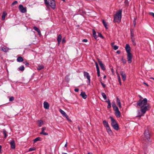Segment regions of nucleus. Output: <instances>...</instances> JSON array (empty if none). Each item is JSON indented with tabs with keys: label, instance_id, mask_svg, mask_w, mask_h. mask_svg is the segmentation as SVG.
<instances>
[{
	"label": "nucleus",
	"instance_id": "obj_27",
	"mask_svg": "<svg viewBox=\"0 0 154 154\" xmlns=\"http://www.w3.org/2000/svg\"><path fill=\"white\" fill-rule=\"evenodd\" d=\"M25 69V68L24 67V66H20L19 68V70L21 71H23Z\"/></svg>",
	"mask_w": 154,
	"mask_h": 154
},
{
	"label": "nucleus",
	"instance_id": "obj_55",
	"mask_svg": "<svg viewBox=\"0 0 154 154\" xmlns=\"http://www.w3.org/2000/svg\"><path fill=\"white\" fill-rule=\"evenodd\" d=\"M116 53H117L119 54L121 52L120 51L118 50L117 51Z\"/></svg>",
	"mask_w": 154,
	"mask_h": 154
},
{
	"label": "nucleus",
	"instance_id": "obj_61",
	"mask_svg": "<svg viewBox=\"0 0 154 154\" xmlns=\"http://www.w3.org/2000/svg\"><path fill=\"white\" fill-rule=\"evenodd\" d=\"M78 129H79V130L80 131V128L78 126Z\"/></svg>",
	"mask_w": 154,
	"mask_h": 154
},
{
	"label": "nucleus",
	"instance_id": "obj_34",
	"mask_svg": "<svg viewBox=\"0 0 154 154\" xmlns=\"http://www.w3.org/2000/svg\"><path fill=\"white\" fill-rule=\"evenodd\" d=\"M3 133L5 135V138H6L7 136L6 131L5 130H3Z\"/></svg>",
	"mask_w": 154,
	"mask_h": 154
},
{
	"label": "nucleus",
	"instance_id": "obj_35",
	"mask_svg": "<svg viewBox=\"0 0 154 154\" xmlns=\"http://www.w3.org/2000/svg\"><path fill=\"white\" fill-rule=\"evenodd\" d=\"M14 98L13 96L10 97L9 98V100L10 101H12L14 100Z\"/></svg>",
	"mask_w": 154,
	"mask_h": 154
},
{
	"label": "nucleus",
	"instance_id": "obj_60",
	"mask_svg": "<svg viewBox=\"0 0 154 154\" xmlns=\"http://www.w3.org/2000/svg\"><path fill=\"white\" fill-rule=\"evenodd\" d=\"M150 79H153V80H154V78H153V77H150Z\"/></svg>",
	"mask_w": 154,
	"mask_h": 154
},
{
	"label": "nucleus",
	"instance_id": "obj_11",
	"mask_svg": "<svg viewBox=\"0 0 154 154\" xmlns=\"http://www.w3.org/2000/svg\"><path fill=\"white\" fill-rule=\"evenodd\" d=\"M120 75H121L122 79L123 81H125L126 79V75L123 71H121L120 72Z\"/></svg>",
	"mask_w": 154,
	"mask_h": 154
},
{
	"label": "nucleus",
	"instance_id": "obj_14",
	"mask_svg": "<svg viewBox=\"0 0 154 154\" xmlns=\"http://www.w3.org/2000/svg\"><path fill=\"white\" fill-rule=\"evenodd\" d=\"M59 112H60L63 115V116H64L66 117V118H67L68 116L66 114L65 112H64L62 109H59Z\"/></svg>",
	"mask_w": 154,
	"mask_h": 154
},
{
	"label": "nucleus",
	"instance_id": "obj_32",
	"mask_svg": "<svg viewBox=\"0 0 154 154\" xmlns=\"http://www.w3.org/2000/svg\"><path fill=\"white\" fill-rule=\"evenodd\" d=\"M121 61H122L123 63H124V64H125L126 63V60L125 59H124L123 58V57H122L121 59Z\"/></svg>",
	"mask_w": 154,
	"mask_h": 154
},
{
	"label": "nucleus",
	"instance_id": "obj_49",
	"mask_svg": "<svg viewBox=\"0 0 154 154\" xmlns=\"http://www.w3.org/2000/svg\"><path fill=\"white\" fill-rule=\"evenodd\" d=\"M92 31H93V35L96 34V32L95 31V30L94 29H93Z\"/></svg>",
	"mask_w": 154,
	"mask_h": 154
},
{
	"label": "nucleus",
	"instance_id": "obj_44",
	"mask_svg": "<svg viewBox=\"0 0 154 154\" xmlns=\"http://www.w3.org/2000/svg\"><path fill=\"white\" fill-rule=\"evenodd\" d=\"M100 83L101 84V85H102L103 88H105L106 86V85L105 84L103 83L101 81H100Z\"/></svg>",
	"mask_w": 154,
	"mask_h": 154
},
{
	"label": "nucleus",
	"instance_id": "obj_64",
	"mask_svg": "<svg viewBox=\"0 0 154 154\" xmlns=\"http://www.w3.org/2000/svg\"><path fill=\"white\" fill-rule=\"evenodd\" d=\"M140 97L141 98H142V97L141 96H140Z\"/></svg>",
	"mask_w": 154,
	"mask_h": 154
},
{
	"label": "nucleus",
	"instance_id": "obj_30",
	"mask_svg": "<svg viewBox=\"0 0 154 154\" xmlns=\"http://www.w3.org/2000/svg\"><path fill=\"white\" fill-rule=\"evenodd\" d=\"M131 41L133 43V44L134 45H136V43L135 42V38H131Z\"/></svg>",
	"mask_w": 154,
	"mask_h": 154
},
{
	"label": "nucleus",
	"instance_id": "obj_58",
	"mask_svg": "<svg viewBox=\"0 0 154 154\" xmlns=\"http://www.w3.org/2000/svg\"><path fill=\"white\" fill-rule=\"evenodd\" d=\"M134 26H135L136 24V22L134 20Z\"/></svg>",
	"mask_w": 154,
	"mask_h": 154
},
{
	"label": "nucleus",
	"instance_id": "obj_18",
	"mask_svg": "<svg viewBox=\"0 0 154 154\" xmlns=\"http://www.w3.org/2000/svg\"><path fill=\"white\" fill-rule=\"evenodd\" d=\"M34 29L36 31L38 32L39 35H41V32L39 29L36 27V26H34L33 27Z\"/></svg>",
	"mask_w": 154,
	"mask_h": 154
},
{
	"label": "nucleus",
	"instance_id": "obj_48",
	"mask_svg": "<svg viewBox=\"0 0 154 154\" xmlns=\"http://www.w3.org/2000/svg\"><path fill=\"white\" fill-rule=\"evenodd\" d=\"M93 35V36L94 37V38L96 39H97V36L96 35V34H95V35Z\"/></svg>",
	"mask_w": 154,
	"mask_h": 154
},
{
	"label": "nucleus",
	"instance_id": "obj_50",
	"mask_svg": "<svg viewBox=\"0 0 154 154\" xmlns=\"http://www.w3.org/2000/svg\"><path fill=\"white\" fill-rule=\"evenodd\" d=\"M82 42H88V40L87 39H84L83 40H82Z\"/></svg>",
	"mask_w": 154,
	"mask_h": 154
},
{
	"label": "nucleus",
	"instance_id": "obj_53",
	"mask_svg": "<svg viewBox=\"0 0 154 154\" xmlns=\"http://www.w3.org/2000/svg\"><path fill=\"white\" fill-rule=\"evenodd\" d=\"M124 2H125V4H128V0H125Z\"/></svg>",
	"mask_w": 154,
	"mask_h": 154
},
{
	"label": "nucleus",
	"instance_id": "obj_7",
	"mask_svg": "<svg viewBox=\"0 0 154 154\" xmlns=\"http://www.w3.org/2000/svg\"><path fill=\"white\" fill-rule=\"evenodd\" d=\"M144 135L146 141L147 142L149 141L151 135L150 131L148 129L146 130L144 132Z\"/></svg>",
	"mask_w": 154,
	"mask_h": 154
},
{
	"label": "nucleus",
	"instance_id": "obj_2",
	"mask_svg": "<svg viewBox=\"0 0 154 154\" xmlns=\"http://www.w3.org/2000/svg\"><path fill=\"white\" fill-rule=\"evenodd\" d=\"M125 49L127 53V59L128 63H130L132 62V55L131 53V48L128 44L126 45Z\"/></svg>",
	"mask_w": 154,
	"mask_h": 154
},
{
	"label": "nucleus",
	"instance_id": "obj_26",
	"mask_svg": "<svg viewBox=\"0 0 154 154\" xmlns=\"http://www.w3.org/2000/svg\"><path fill=\"white\" fill-rule=\"evenodd\" d=\"M44 68V66L43 65L39 66L37 68V69L40 70L43 69Z\"/></svg>",
	"mask_w": 154,
	"mask_h": 154
},
{
	"label": "nucleus",
	"instance_id": "obj_16",
	"mask_svg": "<svg viewBox=\"0 0 154 154\" xmlns=\"http://www.w3.org/2000/svg\"><path fill=\"white\" fill-rule=\"evenodd\" d=\"M80 95L84 99L86 98L87 97V95L85 92H82L81 93Z\"/></svg>",
	"mask_w": 154,
	"mask_h": 154
},
{
	"label": "nucleus",
	"instance_id": "obj_56",
	"mask_svg": "<svg viewBox=\"0 0 154 154\" xmlns=\"http://www.w3.org/2000/svg\"><path fill=\"white\" fill-rule=\"evenodd\" d=\"M114 44H115V43L114 42L112 43L111 44L112 46L113 47V46L114 45Z\"/></svg>",
	"mask_w": 154,
	"mask_h": 154
},
{
	"label": "nucleus",
	"instance_id": "obj_24",
	"mask_svg": "<svg viewBox=\"0 0 154 154\" xmlns=\"http://www.w3.org/2000/svg\"><path fill=\"white\" fill-rule=\"evenodd\" d=\"M130 32H131V38H134V32H133V29H131Z\"/></svg>",
	"mask_w": 154,
	"mask_h": 154
},
{
	"label": "nucleus",
	"instance_id": "obj_28",
	"mask_svg": "<svg viewBox=\"0 0 154 154\" xmlns=\"http://www.w3.org/2000/svg\"><path fill=\"white\" fill-rule=\"evenodd\" d=\"M101 95L104 100H106V99L107 97L106 95L104 93L102 92L101 93Z\"/></svg>",
	"mask_w": 154,
	"mask_h": 154
},
{
	"label": "nucleus",
	"instance_id": "obj_45",
	"mask_svg": "<svg viewBox=\"0 0 154 154\" xmlns=\"http://www.w3.org/2000/svg\"><path fill=\"white\" fill-rule=\"evenodd\" d=\"M23 63L26 66H28L29 64V63L27 61L24 62Z\"/></svg>",
	"mask_w": 154,
	"mask_h": 154
},
{
	"label": "nucleus",
	"instance_id": "obj_63",
	"mask_svg": "<svg viewBox=\"0 0 154 154\" xmlns=\"http://www.w3.org/2000/svg\"><path fill=\"white\" fill-rule=\"evenodd\" d=\"M62 154H67V153H63Z\"/></svg>",
	"mask_w": 154,
	"mask_h": 154
},
{
	"label": "nucleus",
	"instance_id": "obj_37",
	"mask_svg": "<svg viewBox=\"0 0 154 154\" xmlns=\"http://www.w3.org/2000/svg\"><path fill=\"white\" fill-rule=\"evenodd\" d=\"M35 148L34 147H33L30 148H29V151H32L35 150Z\"/></svg>",
	"mask_w": 154,
	"mask_h": 154
},
{
	"label": "nucleus",
	"instance_id": "obj_40",
	"mask_svg": "<svg viewBox=\"0 0 154 154\" xmlns=\"http://www.w3.org/2000/svg\"><path fill=\"white\" fill-rule=\"evenodd\" d=\"M40 134H43L44 135H48V134L46 132H40Z\"/></svg>",
	"mask_w": 154,
	"mask_h": 154
},
{
	"label": "nucleus",
	"instance_id": "obj_13",
	"mask_svg": "<svg viewBox=\"0 0 154 154\" xmlns=\"http://www.w3.org/2000/svg\"><path fill=\"white\" fill-rule=\"evenodd\" d=\"M44 108L47 109H48L49 108V105L48 103L46 101L44 102L43 103Z\"/></svg>",
	"mask_w": 154,
	"mask_h": 154
},
{
	"label": "nucleus",
	"instance_id": "obj_51",
	"mask_svg": "<svg viewBox=\"0 0 154 154\" xmlns=\"http://www.w3.org/2000/svg\"><path fill=\"white\" fill-rule=\"evenodd\" d=\"M79 89L78 88H75L74 90L76 92H78L79 91Z\"/></svg>",
	"mask_w": 154,
	"mask_h": 154
},
{
	"label": "nucleus",
	"instance_id": "obj_6",
	"mask_svg": "<svg viewBox=\"0 0 154 154\" xmlns=\"http://www.w3.org/2000/svg\"><path fill=\"white\" fill-rule=\"evenodd\" d=\"M111 121V125L114 129L116 130H118L119 129V126L118 124L116 121L112 117H110Z\"/></svg>",
	"mask_w": 154,
	"mask_h": 154
},
{
	"label": "nucleus",
	"instance_id": "obj_42",
	"mask_svg": "<svg viewBox=\"0 0 154 154\" xmlns=\"http://www.w3.org/2000/svg\"><path fill=\"white\" fill-rule=\"evenodd\" d=\"M46 129L45 127H43L42 128V131L41 132H44L45 130Z\"/></svg>",
	"mask_w": 154,
	"mask_h": 154
},
{
	"label": "nucleus",
	"instance_id": "obj_5",
	"mask_svg": "<svg viewBox=\"0 0 154 154\" xmlns=\"http://www.w3.org/2000/svg\"><path fill=\"white\" fill-rule=\"evenodd\" d=\"M112 106L115 111V115L117 118H119L121 116V113L118 107L116 106L115 102L112 103Z\"/></svg>",
	"mask_w": 154,
	"mask_h": 154
},
{
	"label": "nucleus",
	"instance_id": "obj_57",
	"mask_svg": "<svg viewBox=\"0 0 154 154\" xmlns=\"http://www.w3.org/2000/svg\"><path fill=\"white\" fill-rule=\"evenodd\" d=\"M67 142H66V144H65V146H64L65 147H67Z\"/></svg>",
	"mask_w": 154,
	"mask_h": 154
},
{
	"label": "nucleus",
	"instance_id": "obj_20",
	"mask_svg": "<svg viewBox=\"0 0 154 154\" xmlns=\"http://www.w3.org/2000/svg\"><path fill=\"white\" fill-rule=\"evenodd\" d=\"M1 50L4 52H7L9 50V48L7 47H2L1 48Z\"/></svg>",
	"mask_w": 154,
	"mask_h": 154
},
{
	"label": "nucleus",
	"instance_id": "obj_22",
	"mask_svg": "<svg viewBox=\"0 0 154 154\" xmlns=\"http://www.w3.org/2000/svg\"><path fill=\"white\" fill-rule=\"evenodd\" d=\"M7 13L5 12L4 11L2 14V19L3 20H4L5 19V16L7 15Z\"/></svg>",
	"mask_w": 154,
	"mask_h": 154
},
{
	"label": "nucleus",
	"instance_id": "obj_29",
	"mask_svg": "<svg viewBox=\"0 0 154 154\" xmlns=\"http://www.w3.org/2000/svg\"><path fill=\"white\" fill-rule=\"evenodd\" d=\"M39 140H40V138L39 137H36V138H35L33 140V141H34V142L35 143L36 142L38 141H39Z\"/></svg>",
	"mask_w": 154,
	"mask_h": 154
},
{
	"label": "nucleus",
	"instance_id": "obj_1",
	"mask_svg": "<svg viewBox=\"0 0 154 154\" xmlns=\"http://www.w3.org/2000/svg\"><path fill=\"white\" fill-rule=\"evenodd\" d=\"M147 100L145 98L143 100H140L137 103V105L139 106L140 108L141 113L139 111L137 117L140 118L141 116H143L147 110H149L150 108L149 104H147Z\"/></svg>",
	"mask_w": 154,
	"mask_h": 154
},
{
	"label": "nucleus",
	"instance_id": "obj_4",
	"mask_svg": "<svg viewBox=\"0 0 154 154\" xmlns=\"http://www.w3.org/2000/svg\"><path fill=\"white\" fill-rule=\"evenodd\" d=\"M122 11V10H120L116 12L114 16V22L119 23L121 21Z\"/></svg>",
	"mask_w": 154,
	"mask_h": 154
},
{
	"label": "nucleus",
	"instance_id": "obj_41",
	"mask_svg": "<svg viewBox=\"0 0 154 154\" xmlns=\"http://www.w3.org/2000/svg\"><path fill=\"white\" fill-rule=\"evenodd\" d=\"M113 48L114 50H116L119 47L118 46H117L116 45H114L113 46Z\"/></svg>",
	"mask_w": 154,
	"mask_h": 154
},
{
	"label": "nucleus",
	"instance_id": "obj_62",
	"mask_svg": "<svg viewBox=\"0 0 154 154\" xmlns=\"http://www.w3.org/2000/svg\"><path fill=\"white\" fill-rule=\"evenodd\" d=\"M106 78V75H104L103 77V78L104 79H105V78Z\"/></svg>",
	"mask_w": 154,
	"mask_h": 154
},
{
	"label": "nucleus",
	"instance_id": "obj_17",
	"mask_svg": "<svg viewBox=\"0 0 154 154\" xmlns=\"http://www.w3.org/2000/svg\"><path fill=\"white\" fill-rule=\"evenodd\" d=\"M62 39V36L60 34L59 35L57 38V41L58 42V44H60V43L61 42Z\"/></svg>",
	"mask_w": 154,
	"mask_h": 154
},
{
	"label": "nucleus",
	"instance_id": "obj_47",
	"mask_svg": "<svg viewBox=\"0 0 154 154\" xmlns=\"http://www.w3.org/2000/svg\"><path fill=\"white\" fill-rule=\"evenodd\" d=\"M66 42L65 38H63L62 40V42L63 43H65Z\"/></svg>",
	"mask_w": 154,
	"mask_h": 154
},
{
	"label": "nucleus",
	"instance_id": "obj_59",
	"mask_svg": "<svg viewBox=\"0 0 154 154\" xmlns=\"http://www.w3.org/2000/svg\"><path fill=\"white\" fill-rule=\"evenodd\" d=\"M143 84L146 85L147 86H148V85L146 83L144 82H143Z\"/></svg>",
	"mask_w": 154,
	"mask_h": 154
},
{
	"label": "nucleus",
	"instance_id": "obj_19",
	"mask_svg": "<svg viewBox=\"0 0 154 154\" xmlns=\"http://www.w3.org/2000/svg\"><path fill=\"white\" fill-rule=\"evenodd\" d=\"M107 131L108 133L110 135L112 134V132L109 126L106 128Z\"/></svg>",
	"mask_w": 154,
	"mask_h": 154
},
{
	"label": "nucleus",
	"instance_id": "obj_38",
	"mask_svg": "<svg viewBox=\"0 0 154 154\" xmlns=\"http://www.w3.org/2000/svg\"><path fill=\"white\" fill-rule=\"evenodd\" d=\"M38 121L39 123L38 125V126L40 127L41 126V125L42 124L43 122L42 120H38Z\"/></svg>",
	"mask_w": 154,
	"mask_h": 154
},
{
	"label": "nucleus",
	"instance_id": "obj_25",
	"mask_svg": "<svg viewBox=\"0 0 154 154\" xmlns=\"http://www.w3.org/2000/svg\"><path fill=\"white\" fill-rule=\"evenodd\" d=\"M106 102L108 103V105L107 106L108 108H110L111 107V104L110 102V101L109 100H108L107 101H106Z\"/></svg>",
	"mask_w": 154,
	"mask_h": 154
},
{
	"label": "nucleus",
	"instance_id": "obj_8",
	"mask_svg": "<svg viewBox=\"0 0 154 154\" xmlns=\"http://www.w3.org/2000/svg\"><path fill=\"white\" fill-rule=\"evenodd\" d=\"M84 76L85 78H86L88 79V85L90 84V76L89 74L87 72L84 71L83 72Z\"/></svg>",
	"mask_w": 154,
	"mask_h": 154
},
{
	"label": "nucleus",
	"instance_id": "obj_52",
	"mask_svg": "<svg viewBox=\"0 0 154 154\" xmlns=\"http://www.w3.org/2000/svg\"><path fill=\"white\" fill-rule=\"evenodd\" d=\"M149 14L151 15L153 17H154V13L152 12H150V13Z\"/></svg>",
	"mask_w": 154,
	"mask_h": 154
},
{
	"label": "nucleus",
	"instance_id": "obj_15",
	"mask_svg": "<svg viewBox=\"0 0 154 154\" xmlns=\"http://www.w3.org/2000/svg\"><path fill=\"white\" fill-rule=\"evenodd\" d=\"M116 103L118 105L119 108H121L122 106L120 100L119 98L117 97L116 98Z\"/></svg>",
	"mask_w": 154,
	"mask_h": 154
},
{
	"label": "nucleus",
	"instance_id": "obj_43",
	"mask_svg": "<svg viewBox=\"0 0 154 154\" xmlns=\"http://www.w3.org/2000/svg\"><path fill=\"white\" fill-rule=\"evenodd\" d=\"M17 1H15L13 2L12 4V5H15L17 4Z\"/></svg>",
	"mask_w": 154,
	"mask_h": 154
},
{
	"label": "nucleus",
	"instance_id": "obj_33",
	"mask_svg": "<svg viewBox=\"0 0 154 154\" xmlns=\"http://www.w3.org/2000/svg\"><path fill=\"white\" fill-rule=\"evenodd\" d=\"M118 81L120 85H121L122 83H121V78H120V76H119V75H118Z\"/></svg>",
	"mask_w": 154,
	"mask_h": 154
},
{
	"label": "nucleus",
	"instance_id": "obj_9",
	"mask_svg": "<svg viewBox=\"0 0 154 154\" xmlns=\"http://www.w3.org/2000/svg\"><path fill=\"white\" fill-rule=\"evenodd\" d=\"M19 8L20 11L23 13H25L26 11V9L24 8L21 5H19Z\"/></svg>",
	"mask_w": 154,
	"mask_h": 154
},
{
	"label": "nucleus",
	"instance_id": "obj_31",
	"mask_svg": "<svg viewBox=\"0 0 154 154\" xmlns=\"http://www.w3.org/2000/svg\"><path fill=\"white\" fill-rule=\"evenodd\" d=\"M103 24L104 25V26L105 27V28L106 29H107L108 28L107 27V24H106V22L104 20H103Z\"/></svg>",
	"mask_w": 154,
	"mask_h": 154
},
{
	"label": "nucleus",
	"instance_id": "obj_23",
	"mask_svg": "<svg viewBox=\"0 0 154 154\" xmlns=\"http://www.w3.org/2000/svg\"><path fill=\"white\" fill-rule=\"evenodd\" d=\"M103 123L104 125L106 127V128L109 126L108 122L105 120L103 121Z\"/></svg>",
	"mask_w": 154,
	"mask_h": 154
},
{
	"label": "nucleus",
	"instance_id": "obj_39",
	"mask_svg": "<svg viewBox=\"0 0 154 154\" xmlns=\"http://www.w3.org/2000/svg\"><path fill=\"white\" fill-rule=\"evenodd\" d=\"M98 36L99 37H100V38H103L104 37L100 33H98Z\"/></svg>",
	"mask_w": 154,
	"mask_h": 154
},
{
	"label": "nucleus",
	"instance_id": "obj_46",
	"mask_svg": "<svg viewBox=\"0 0 154 154\" xmlns=\"http://www.w3.org/2000/svg\"><path fill=\"white\" fill-rule=\"evenodd\" d=\"M97 76L98 77H99L100 75V70H97Z\"/></svg>",
	"mask_w": 154,
	"mask_h": 154
},
{
	"label": "nucleus",
	"instance_id": "obj_36",
	"mask_svg": "<svg viewBox=\"0 0 154 154\" xmlns=\"http://www.w3.org/2000/svg\"><path fill=\"white\" fill-rule=\"evenodd\" d=\"M95 63L97 70H99V68L97 63L96 62H95Z\"/></svg>",
	"mask_w": 154,
	"mask_h": 154
},
{
	"label": "nucleus",
	"instance_id": "obj_10",
	"mask_svg": "<svg viewBox=\"0 0 154 154\" xmlns=\"http://www.w3.org/2000/svg\"><path fill=\"white\" fill-rule=\"evenodd\" d=\"M98 62L101 69L103 70H105V68L104 67V65L102 63V61L100 60V59H98Z\"/></svg>",
	"mask_w": 154,
	"mask_h": 154
},
{
	"label": "nucleus",
	"instance_id": "obj_21",
	"mask_svg": "<svg viewBox=\"0 0 154 154\" xmlns=\"http://www.w3.org/2000/svg\"><path fill=\"white\" fill-rule=\"evenodd\" d=\"M17 61L19 62H22L23 61V59L22 57H19L17 59Z\"/></svg>",
	"mask_w": 154,
	"mask_h": 154
},
{
	"label": "nucleus",
	"instance_id": "obj_54",
	"mask_svg": "<svg viewBox=\"0 0 154 154\" xmlns=\"http://www.w3.org/2000/svg\"><path fill=\"white\" fill-rule=\"evenodd\" d=\"M2 146L0 145V153H2Z\"/></svg>",
	"mask_w": 154,
	"mask_h": 154
},
{
	"label": "nucleus",
	"instance_id": "obj_12",
	"mask_svg": "<svg viewBox=\"0 0 154 154\" xmlns=\"http://www.w3.org/2000/svg\"><path fill=\"white\" fill-rule=\"evenodd\" d=\"M10 143L11 148L12 149H14L15 148V144L14 140H12L10 142Z\"/></svg>",
	"mask_w": 154,
	"mask_h": 154
},
{
	"label": "nucleus",
	"instance_id": "obj_3",
	"mask_svg": "<svg viewBox=\"0 0 154 154\" xmlns=\"http://www.w3.org/2000/svg\"><path fill=\"white\" fill-rule=\"evenodd\" d=\"M45 3L47 7L50 6L53 9L56 8V4L55 0H44Z\"/></svg>",
	"mask_w": 154,
	"mask_h": 154
}]
</instances>
